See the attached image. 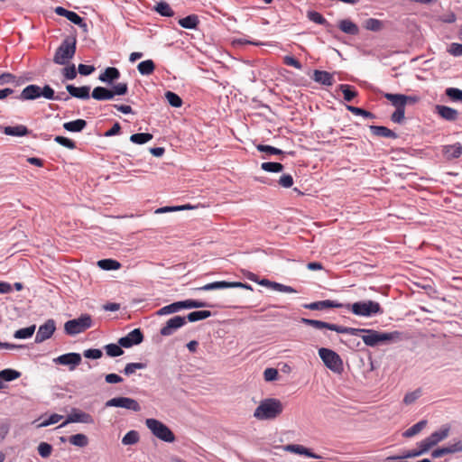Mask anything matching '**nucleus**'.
<instances>
[{
	"label": "nucleus",
	"mask_w": 462,
	"mask_h": 462,
	"mask_svg": "<svg viewBox=\"0 0 462 462\" xmlns=\"http://www.w3.org/2000/svg\"><path fill=\"white\" fill-rule=\"evenodd\" d=\"M346 334L361 336L365 345L370 347L397 342L402 338V334L399 331L380 332L374 329L348 327L346 328Z\"/></svg>",
	"instance_id": "f257e3e1"
},
{
	"label": "nucleus",
	"mask_w": 462,
	"mask_h": 462,
	"mask_svg": "<svg viewBox=\"0 0 462 462\" xmlns=\"http://www.w3.org/2000/svg\"><path fill=\"white\" fill-rule=\"evenodd\" d=\"M64 93L60 95H55L54 90L49 86L45 85L43 87H40L38 85H29L25 87L20 95L17 97L18 99L22 101L27 100H35L40 97H43L48 100H69V97L66 96L63 97Z\"/></svg>",
	"instance_id": "f03ea898"
},
{
	"label": "nucleus",
	"mask_w": 462,
	"mask_h": 462,
	"mask_svg": "<svg viewBox=\"0 0 462 462\" xmlns=\"http://www.w3.org/2000/svg\"><path fill=\"white\" fill-rule=\"evenodd\" d=\"M283 411L282 402L275 398H266L260 402L254 411V417L259 420H271L279 417Z\"/></svg>",
	"instance_id": "7ed1b4c3"
},
{
	"label": "nucleus",
	"mask_w": 462,
	"mask_h": 462,
	"mask_svg": "<svg viewBox=\"0 0 462 462\" xmlns=\"http://www.w3.org/2000/svg\"><path fill=\"white\" fill-rule=\"evenodd\" d=\"M346 307L353 314L360 317H372L383 313V309L379 302L374 300L357 301L348 304Z\"/></svg>",
	"instance_id": "20e7f679"
},
{
	"label": "nucleus",
	"mask_w": 462,
	"mask_h": 462,
	"mask_svg": "<svg viewBox=\"0 0 462 462\" xmlns=\"http://www.w3.org/2000/svg\"><path fill=\"white\" fill-rule=\"evenodd\" d=\"M145 425L157 439L169 443L175 441L173 432L162 421L156 419H146Z\"/></svg>",
	"instance_id": "39448f33"
},
{
	"label": "nucleus",
	"mask_w": 462,
	"mask_h": 462,
	"mask_svg": "<svg viewBox=\"0 0 462 462\" xmlns=\"http://www.w3.org/2000/svg\"><path fill=\"white\" fill-rule=\"evenodd\" d=\"M92 323L91 316L83 314L78 319L68 320L64 325V330L68 335L74 336L91 328Z\"/></svg>",
	"instance_id": "423d86ee"
},
{
	"label": "nucleus",
	"mask_w": 462,
	"mask_h": 462,
	"mask_svg": "<svg viewBox=\"0 0 462 462\" xmlns=\"http://www.w3.org/2000/svg\"><path fill=\"white\" fill-rule=\"evenodd\" d=\"M319 356L324 365L334 373L340 374L343 370V362L341 357L335 351L321 347L319 349Z\"/></svg>",
	"instance_id": "0eeeda50"
},
{
	"label": "nucleus",
	"mask_w": 462,
	"mask_h": 462,
	"mask_svg": "<svg viewBox=\"0 0 462 462\" xmlns=\"http://www.w3.org/2000/svg\"><path fill=\"white\" fill-rule=\"evenodd\" d=\"M76 51V42L64 40L57 49L53 61L59 65H65L71 60Z\"/></svg>",
	"instance_id": "6e6552de"
},
{
	"label": "nucleus",
	"mask_w": 462,
	"mask_h": 462,
	"mask_svg": "<svg viewBox=\"0 0 462 462\" xmlns=\"http://www.w3.org/2000/svg\"><path fill=\"white\" fill-rule=\"evenodd\" d=\"M106 407H118L130 410L133 411H140L141 406L139 402L129 397H115L106 402Z\"/></svg>",
	"instance_id": "1a4fd4ad"
},
{
	"label": "nucleus",
	"mask_w": 462,
	"mask_h": 462,
	"mask_svg": "<svg viewBox=\"0 0 462 462\" xmlns=\"http://www.w3.org/2000/svg\"><path fill=\"white\" fill-rule=\"evenodd\" d=\"M86 423L92 424L94 423L93 417L85 411L72 409L70 413L67 416L66 420L59 426L60 428L65 427L69 423Z\"/></svg>",
	"instance_id": "9d476101"
},
{
	"label": "nucleus",
	"mask_w": 462,
	"mask_h": 462,
	"mask_svg": "<svg viewBox=\"0 0 462 462\" xmlns=\"http://www.w3.org/2000/svg\"><path fill=\"white\" fill-rule=\"evenodd\" d=\"M450 432V426L443 425L439 430L432 432L428 438L422 439L429 449L446 439Z\"/></svg>",
	"instance_id": "9b49d317"
},
{
	"label": "nucleus",
	"mask_w": 462,
	"mask_h": 462,
	"mask_svg": "<svg viewBox=\"0 0 462 462\" xmlns=\"http://www.w3.org/2000/svg\"><path fill=\"white\" fill-rule=\"evenodd\" d=\"M228 288H244L247 290H252L251 285L243 283L240 282H214L208 283L200 288L199 290L201 291H213V290H220V289H228Z\"/></svg>",
	"instance_id": "f8f14e48"
},
{
	"label": "nucleus",
	"mask_w": 462,
	"mask_h": 462,
	"mask_svg": "<svg viewBox=\"0 0 462 462\" xmlns=\"http://www.w3.org/2000/svg\"><path fill=\"white\" fill-rule=\"evenodd\" d=\"M300 321L305 325L311 326L318 329L327 328V329L336 331L340 334H346V328H347V327H343V326H339L337 324L328 323L325 321L310 319H306V318H302Z\"/></svg>",
	"instance_id": "ddd939ff"
},
{
	"label": "nucleus",
	"mask_w": 462,
	"mask_h": 462,
	"mask_svg": "<svg viewBox=\"0 0 462 462\" xmlns=\"http://www.w3.org/2000/svg\"><path fill=\"white\" fill-rule=\"evenodd\" d=\"M186 324V318L180 316H175L165 323L161 328L160 333L162 336L169 337L174 334L179 328Z\"/></svg>",
	"instance_id": "4468645a"
},
{
	"label": "nucleus",
	"mask_w": 462,
	"mask_h": 462,
	"mask_svg": "<svg viewBox=\"0 0 462 462\" xmlns=\"http://www.w3.org/2000/svg\"><path fill=\"white\" fill-rule=\"evenodd\" d=\"M81 360L80 354L68 353L54 358L53 362L57 365H67L70 371H73L81 363Z\"/></svg>",
	"instance_id": "2eb2a0df"
},
{
	"label": "nucleus",
	"mask_w": 462,
	"mask_h": 462,
	"mask_svg": "<svg viewBox=\"0 0 462 462\" xmlns=\"http://www.w3.org/2000/svg\"><path fill=\"white\" fill-rule=\"evenodd\" d=\"M143 340V335L140 328H134L129 332L125 337L119 338L118 344L125 348H129L134 345L142 343Z\"/></svg>",
	"instance_id": "dca6fc26"
},
{
	"label": "nucleus",
	"mask_w": 462,
	"mask_h": 462,
	"mask_svg": "<svg viewBox=\"0 0 462 462\" xmlns=\"http://www.w3.org/2000/svg\"><path fill=\"white\" fill-rule=\"evenodd\" d=\"M56 326L53 319H48L44 324L41 325L35 336V342L42 343L49 339L55 332Z\"/></svg>",
	"instance_id": "f3484780"
},
{
	"label": "nucleus",
	"mask_w": 462,
	"mask_h": 462,
	"mask_svg": "<svg viewBox=\"0 0 462 462\" xmlns=\"http://www.w3.org/2000/svg\"><path fill=\"white\" fill-rule=\"evenodd\" d=\"M384 97L391 102V104L398 108H405L408 103H413L416 101V97L411 96H405L403 94H392L385 93Z\"/></svg>",
	"instance_id": "a211bd4d"
},
{
	"label": "nucleus",
	"mask_w": 462,
	"mask_h": 462,
	"mask_svg": "<svg viewBox=\"0 0 462 462\" xmlns=\"http://www.w3.org/2000/svg\"><path fill=\"white\" fill-rule=\"evenodd\" d=\"M55 13L60 16L66 17L71 23L82 27L85 31H87V23H84L83 19L75 12L69 11L61 6H58L55 9Z\"/></svg>",
	"instance_id": "6ab92c4d"
},
{
	"label": "nucleus",
	"mask_w": 462,
	"mask_h": 462,
	"mask_svg": "<svg viewBox=\"0 0 462 462\" xmlns=\"http://www.w3.org/2000/svg\"><path fill=\"white\" fill-rule=\"evenodd\" d=\"M435 110L440 117L447 121L454 122L458 118V111L452 107L437 105Z\"/></svg>",
	"instance_id": "aec40b11"
},
{
	"label": "nucleus",
	"mask_w": 462,
	"mask_h": 462,
	"mask_svg": "<svg viewBox=\"0 0 462 462\" xmlns=\"http://www.w3.org/2000/svg\"><path fill=\"white\" fill-rule=\"evenodd\" d=\"M283 449L285 451H288L291 453L304 455L308 457H312V458H320L321 457L319 455L313 453L310 449L305 448L302 445L289 444V445L284 446Z\"/></svg>",
	"instance_id": "412c9836"
},
{
	"label": "nucleus",
	"mask_w": 462,
	"mask_h": 462,
	"mask_svg": "<svg viewBox=\"0 0 462 462\" xmlns=\"http://www.w3.org/2000/svg\"><path fill=\"white\" fill-rule=\"evenodd\" d=\"M66 89L69 92V94L73 97H77L79 99H88L90 97L89 86L75 87L73 85H67Z\"/></svg>",
	"instance_id": "4be33fe9"
},
{
	"label": "nucleus",
	"mask_w": 462,
	"mask_h": 462,
	"mask_svg": "<svg viewBox=\"0 0 462 462\" xmlns=\"http://www.w3.org/2000/svg\"><path fill=\"white\" fill-rule=\"evenodd\" d=\"M430 449L426 446L423 440L417 443V448L411 449V450H404L400 455L399 457L401 458H411L422 456L426 454Z\"/></svg>",
	"instance_id": "5701e85b"
},
{
	"label": "nucleus",
	"mask_w": 462,
	"mask_h": 462,
	"mask_svg": "<svg viewBox=\"0 0 462 462\" xmlns=\"http://www.w3.org/2000/svg\"><path fill=\"white\" fill-rule=\"evenodd\" d=\"M343 305L334 300H325L306 304L304 307L311 310H323L330 308H341Z\"/></svg>",
	"instance_id": "b1692460"
},
{
	"label": "nucleus",
	"mask_w": 462,
	"mask_h": 462,
	"mask_svg": "<svg viewBox=\"0 0 462 462\" xmlns=\"http://www.w3.org/2000/svg\"><path fill=\"white\" fill-rule=\"evenodd\" d=\"M119 77L120 72L116 68L108 67L99 75L98 79L102 82L111 83L114 80L118 79Z\"/></svg>",
	"instance_id": "393cba45"
},
{
	"label": "nucleus",
	"mask_w": 462,
	"mask_h": 462,
	"mask_svg": "<svg viewBox=\"0 0 462 462\" xmlns=\"http://www.w3.org/2000/svg\"><path fill=\"white\" fill-rule=\"evenodd\" d=\"M91 96L96 100H111L114 97V93L111 89L104 87H97L93 89Z\"/></svg>",
	"instance_id": "a878e982"
},
{
	"label": "nucleus",
	"mask_w": 462,
	"mask_h": 462,
	"mask_svg": "<svg viewBox=\"0 0 462 462\" xmlns=\"http://www.w3.org/2000/svg\"><path fill=\"white\" fill-rule=\"evenodd\" d=\"M313 79L325 86H331L333 84V75L324 70H315Z\"/></svg>",
	"instance_id": "bb28decb"
},
{
	"label": "nucleus",
	"mask_w": 462,
	"mask_h": 462,
	"mask_svg": "<svg viewBox=\"0 0 462 462\" xmlns=\"http://www.w3.org/2000/svg\"><path fill=\"white\" fill-rule=\"evenodd\" d=\"M4 133L11 136H25L29 134V130L25 125H18L14 126H5Z\"/></svg>",
	"instance_id": "cd10ccee"
},
{
	"label": "nucleus",
	"mask_w": 462,
	"mask_h": 462,
	"mask_svg": "<svg viewBox=\"0 0 462 462\" xmlns=\"http://www.w3.org/2000/svg\"><path fill=\"white\" fill-rule=\"evenodd\" d=\"M370 130L373 134L386 138H396V134L385 126L371 125Z\"/></svg>",
	"instance_id": "c85d7f7f"
},
{
	"label": "nucleus",
	"mask_w": 462,
	"mask_h": 462,
	"mask_svg": "<svg viewBox=\"0 0 462 462\" xmlns=\"http://www.w3.org/2000/svg\"><path fill=\"white\" fill-rule=\"evenodd\" d=\"M87 125L84 119H77L74 121L64 123L63 127L69 132H81Z\"/></svg>",
	"instance_id": "c756f323"
},
{
	"label": "nucleus",
	"mask_w": 462,
	"mask_h": 462,
	"mask_svg": "<svg viewBox=\"0 0 462 462\" xmlns=\"http://www.w3.org/2000/svg\"><path fill=\"white\" fill-rule=\"evenodd\" d=\"M137 69L141 75L148 76L153 73L155 64L152 60H146L137 65Z\"/></svg>",
	"instance_id": "7c9ffc66"
},
{
	"label": "nucleus",
	"mask_w": 462,
	"mask_h": 462,
	"mask_svg": "<svg viewBox=\"0 0 462 462\" xmlns=\"http://www.w3.org/2000/svg\"><path fill=\"white\" fill-rule=\"evenodd\" d=\"M444 153L448 159L457 158L462 154V145L457 143L444 147Z\"/></svg>",
	"instance_id": "2f4dec72"
},
{
	"label": "nucleus",
	"mask_w": 462,
	"mask_h": 462,
	"mask_svg": "<svg viewBox=\"0 0 462 462\" xmlns=\"http://www.w3.org/2000/svg\"><path fill=\"white\" fill-rule=\"evenodd\" d=\"M69 441L71 445L79 447V448H85L88 445V437L82 433L71 435L69 438Z\"/></svg>",
	"instance_id": "473e14b6"
},
{
	"label": "nucleus",
	"mask_w": 462,
	"mask_h": 462,
	"mask_svg": "<svg viewBox=\"0 0 462 462\" xmlns=\"http://www.w3.org/2000/svg\"><path fill=\"white\" fill-rule=\"evenodd\" d=\"M179 24L185 29H195L199 24V18L195 14L188 15L180 19Z\"/></svg>",
	"instance_id": "72a5a7b5"
},
{
	"label": "nucleus",
	"mask_w": 462,
	"mask_h": 462,
	"mask_svg": "<svg viewBox=\"0 0 462 462\" xmlns=\"http://www.w3.org/2000/svg\"><path fill=\"white\" fill-rule=\"evenodd\" d=\"M426 425H427V420H420V421L417 422L416 424L412 425L408 430H406L402 435L405 438H411V437L417 435L418 433H420L426 427Z\"/></svg>",
	"instance_id": "f704fd0d"
},
{
	"label": "nucleus",
	"mask_w": 462,
	"mask_h": 462,
	"mask_svg": "<svg viewBox=\"0 0 462 462\" xmlns=\"http://www.w3.org/2000/svg\"><path fill=\"white\" fill-rule=\"evenodd\" d=\"M339 28L342 32L348 34L356 35L358 33V27L356 24L347 19L342 20L340 22Z\"/></svg>",
	"instance_id": "c9c22d12"
},
{
	"label": "nucleus",
	"mask_w": 462,
	"mask_h": 462,
	"mask_svg": "<svg viewBox=\"0 0 462 462\" xmlns=\"http://www.w3.org/2000/svg\"><path fill=\"white\" fill-rule=\"evenodd\" d=\"M21 376V373L14 369H4L0 371V382H11Z\"/></svg>",
	"instance_id": "e433bc0d"
},
{
	"label": "nucleus",
	"mask_w": 462,
	"mask_h": 462,
	"mask_svg": "<svg viewBox=\"0 0 462 462\" xmlns=\"http://www.w3.org/2000/svg\"><path fill=\"white\" fill-rule=\"evenodd\" d=\"M211 316V312L209 310H196L188 314L186 318V321L196 322L199 320L205 319Z\"/></svg>",
	"instance_id": "4c0bfd02"
},
{
	"label": "nucleus",
	"mask_w": 462,
	"mask_h": 462,
	"mask_svg": "<svg viewBox=\"0 0 462 462\" xmlns=\"http://www.w3.org/2000/svg\"><path fill=\"white\" fill-rule=\"evenodd\" d=\"M97 265L106 271L118 270L121 267L120 263L113 259L99 260Z\"/></svg>",
	"instance_id": "58836bf2"
},
{
	"label": "nucleus",
	"mask_w": 462,
	"mask_h": 462,
	"mask_svg": "<svg viewBox=\"0 0 462 462\" xmlns=\"http://www.w3.org/2000/svg\"><path fill=\"white\" fill-rule=\"evenodd\" d=\"M35 331V325L29 326L27 328H20L16 330L14 337L17 339H26L31 337Z\"/></svg>",
	"instance_id": "ea45409f"
},
{
	"label": "nucleus",
	"mask_w": 462,
	"mask_h": 462,
	"mask_svg": "<svg viewBox=\"0 0 462 462\" xmlns=\"http://www.w3.org/2000/svg\"><path fill=\"white\" fill-rule=\"evenodd\" d=\"M152 134L149 133L134 134L130 136V141L136 144H143L152 139Z\"/></svg>",
	"instance_id": "a19ab883"
},
{
	"label": "nucleus",
	"mask_w": 462,
	"mask_h": 462,
	"mask_svg": "<svg viewBox=\"0 0 462 462\" xmlns=\"http://www.w3.org/2000/svg\"><path fill=\"white\" fill-rule=\"evenodd\" d=\"M180 310H181L180 303V301H177V302H174V303H171L170 305L161 308L156 312V314L158 316L168 315V314L178 312Z\"/></svg>",
	"instance_id": "79ce46f5"
},
{
	"label": "nucleus",
	"mask_w": 462,
	"mask_h": 462,
	"mask_svg": "<svg viewBox=\"0 0 462 462\" xmlns=\"http://www.w3.org/2000/svg\"><path fill=\"white\" fill-rule=\"evenodd\" d=\"M155 10L162 16L171 17L174 15L173 10L166 2L162 1L158 3L157 5L155 6Z\"/></svg>",
	"instance_id": "37998d69"
},
{
	"label": "nucleus",
	"mask_w": 462,
	"mask_h": 462,
	"mask_svg": "<svg viewBox=\"0 0 462 462\" xmlns=\"http://www.w3.org/2000/svg\"><path fill=\"white\" fill-rule=\"evenodd\" d=\"M140 439L139 433L136 430L128 431L122 439V443L125 446L136 444Z\"/></svg>",
	"instance_id": "c03bdc74"
},
{
	"label": "nucleus",
	"mask_w": 462,
	"mask_h": 462,
	"mask_svg": "<svg viewBox=\"0 0 462 462\" xmlns=\"http://www.w3.org/2000/svg\"><path fill=\"white\" fill-rule=\"evenodd\" d=\"M122 347L119 344H108L105 346V350L107 356L116 357L124 354Z\"/></svg>",
	"instance_id": "a18cd8bd"
},
{
	"label": "nucleus",
	"mask_w": 462,
	"mask_h": 462,
	"mask_svg": "<svg viewBox=\"0 0 462 462\" xmlns=\"http://www.w3.org/2000/svg\"><path fill=\"white\" fill-rule=\"evenodd\" d=\"M339 89L342 91L344 95V99L347 102H350L353 98H355L357 96V93L349 85L342 84L339 86Z\"/></svg>",
	"instance_id": "49530a36"
},
{
	"label": "nucleus",
	"mask_w": 462,
	"mask_h": 462,
	"mask_svg": "<svg viewBox=\"0 0 462 462\" xmlns=\"http://www.w3.org/2000/svg\"><path fill=\"white\" fill-rule=\"evenodd\" d=\"M447 455L462 452V439H457L444 446Z\"/></svg>",
	"instance_id": "de8ad7c7"
},
{
	"label": "nucleus",
	"mask_w": 462,
	"mask_h": 462,
	"mask_svg": "<svg viewBox=\"0 0 462 462\" xmlns=\"http://www.w3.org/2000/svg\"><path fill=\"white\" fill-rule=\"evenodd\" d=\"M262 170L268 172H280L283 170V165L280 162H263Z\"/></svg>",
	"instance_id": "09e8293b"
},
{
	"label": "nucleus",
	"mask_w": 462,
	"mask_h": 462,
	"mask_svg": "<svg viewBox=\"0 0 462 462\" xmlns=\"http://www.w3.org/2000/svg\"><path fill=\"white\" fill-rule=\"evenodd\" d=\"M165 97L169 104L173 107H180L182 105L181 98L174 92L167 91L165 93Z\"/></svg>",
	"instance_id": "8fccbe9b"
},
{
	"label": "nucleus",
	"mask_w": 462,
	"mask_h": 462,
	"mask_svg": "<svg viewBox=\"0 0 462 462\" xmlns=\"http://www.w3.org/2000/svg\"><path fill=\"white\" fill-rule=\"evenodd\" d=\"M181 309H192V308H204L207 307V303L195 300H186L180 301Z\"/></svg>",
	"instance_id": "3c124183"
},
{
	"label": "nucleus",
	"mask_w": 462,
	"mask_h": 462,
	"mask_svg": "<svg viewBox=\"0 0 462 462\" xmlns=\"http://www.w3.org/2000/svg\"><path fill=\"white\" fill-rule=\"evenodd\" d=\"M382 22L374 18H369L365 22V28L369 31L378 32L382 29Z\"/></svg>",
	"instance_id": "603ef678"
},
{
	"label": "nucleus",
	"mask_w": 462,
	"mask_h": 462,
	"mask_svg": "<svg viewBox=\"0 0 462 462\" xmlns=\"http://www.w3.org/2000/svg\"><path fill=\"white\" fill-rule=\"evenodd\" d=\"M146 365L143 363H129L125 365L124 373L126 375H131L135 373L136 370L144 369Z\"/></svg>",
	"instance_id": "864d4df0"
},
{
	"label": "nucleus",
	"mask_w": 462,
	"mask_h": 462,
	"mask_svg": "<svg viewBox=\"0 0 462 462\" xmlns=\"http://www.w3.org/2000/svg\"><path fill=\"white\" fill-rule=\"evenodd\" d=\"M421 395V391L417 389L413 392L408 393L405 394L403 398V402L407 405L412 404L415 402Z\"/></svg>",
	"instance_id": "5fc2aeb1"
},
{
	"label": "nucleus",
	"mask_w": 462,
	"mask_h": 462,
	"mask_svg": "<svg viewBox=\"0 0 462 462\" xmlns=\"http://www.w3.org/2000/svg\"><path fill=\"white\" fill-rule=\"evenodd\" d=\"M52 447L47 442H41L38 446V452L42 457H49L51 454Z\"/></svg>",
	"instance_id": "6e6d98bb"
},
{
	"label": "nucleus",
	"mask_w": 462,
	"mask_h": 462,
	"mask_svg": "<svg viewBox=\"0 0 462 462\" xmlns=\"http://www.w3.org/2000/svg\"><path fill=\"white\" fill-rule=\"evenodd\" d=\"M256 149L259 151V152H266L268 154H275V155H278V154H283V151L278 149V148H275V147H273V146H270V145H264V144H258L256 146Z\"/></svg>",
	"instance_id": "4d7b16f0"
},
{
	"label": "nucleus",
	"mask_w": 462,
	"mask_h": 462,
	"mask_svg": "<svg viewBox=\"0 0 462 462\" xmlns=\"http://www.w3.org/2000/svg\"><path fill=\"white\" fill-rule=\"evenodd\" d=\"M446 95L453 101L462 100V90L456 88H448L446 89Z\"/></svg>",
	"instance_id": "13d9d810"
},
{
	"label": "nucleus",
	"mask_w": 462,
	"mask_h": 462,
	"mask_svg": "<svg viewBox=\"0 0 462 462\" xmlns=\"http://www.w3.org/2000/svg\"><path fill=\"white\" fill-rule=\"evenodd\" d=\"M63 417L60 414H51L47 420L41 422L38 427L44 428L59 422Z\"/></svg>",
	"instance_id": "bf43d9fd"
},
{
	"label": "nucleus",
	"mask_w": 462,
	"mask_h": 462,
	"mask_svg": "<svg viewBox=\"0 0 462 462\" xmlns=\"http://www.w3.org/2000/svg\"><path fill=\"white\" fill-rule=\"evenodd\" d=\"M54 141L56 143H58L59 144H60L64 147H67L69 149H74L76 147L75 143L72 140H70L67 137H64V136L58 135L54 138Z\"/></svg>",
	"instance_id": "052dcab7"
},
{
	"label": "nucleus",
	"mask_w": 462,
	"mask_h": 462,
	"mask_svg": "<svg viewBox=\"0 0 462 462\" xmlns=\"http://www.w3.org/2000/svg\"><path fill=\"white\" fill-rule=\"evenodd\" d=\"M62 74L67 79H74L77 77V70L75 65L71 64L68 67H65L62 70Z\"/></svg>",
	"instance_id": "680f3d73"
},
{
	"label": "nucleus",
	"mask_w": 462,
	"mask_h": 462,
	"mask_svg": "<svg viewBox=\"0 0 462 462\" xmlns=\"http://www.w3.org/2000/svg\"><path fill=\"white\" fill-rule=\"evenodd\" d=\"M308 18L318 24H325L327 23L326 19L319 13L315 11L309 12Z\"/></svg>",
	"instance_id": "e2e57ef3"
},
{
	"label": "nucleus",
	"mask_w": 462,
	"mask_h": 462,
	"mask_svg": "<svg viewBox=\"0 0 462 462\" xmlns=\"http://www.w3.org/2000/svg\"><path fill=\"white\" fill-rule=\"evenodd\" d=\"M102 355H103L102 351L97 348H90V349H87L83 352V356L86 358H90V359H98L102 356Z\"/></svg>",
	"instance_id": "0e129e2a"
},
{
	"label": "nucleus",
	"mask_w": 462,
	"mask_h": 462,
	"mask_svg": "<svg viewBox=\"0 0 462 462\" xmlns=\"http://www.w3.org/2000/svg\"><path fill=\"white\" fill-rule=\"evenodd\" d=\"M264 380L267 382H272L277 379L278 371L275 368H266L263 372Z\"/></svg>",
	"instance_id": "69168bd1"
},
{
	"label": "nucleus",
	"mask_w": 462,
	"mask_h": 462,
	"mask_svg": "<svg viewBox=\"0 0 462 462\" xmlns=\"http://www.w3.org/2000/svg\"><path fill=\"white\" fill-rule=\"evenodd\" d=\"M405 108H396L393 113L391 119L394 123L401 124L404 119Z\"/></svg>",
	"instance_id": "338daca9"
},
{
	"label": "nucleus",
	"mask_w": 462,
	"mask_h": 462,
	"mask_svg": "<svg viewBox=\"0 0 462 462\" xmlns=\"http://www.w3.org/2000/svg\"><path fill=\"white\" fill-rule=\"evenodd\" d=\"M448 51L451 55L456 56V57L462 56V44L456 43V42L451 43Z\"/></svg>",
	"instance_id": "774afa93"
}]
</instances>
